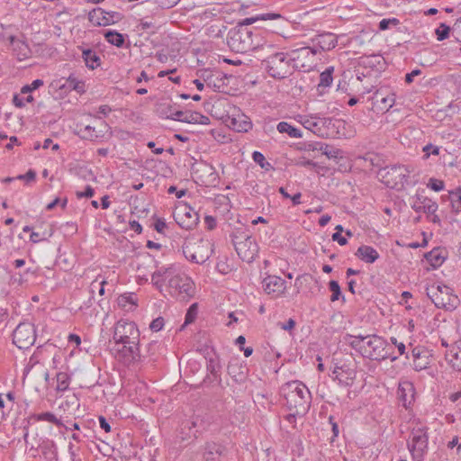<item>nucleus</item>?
<instances>
[{
  "instance_id": "1",
  "label": "nucleus",
  "mask_w": 461,
  "mask_h": 461,
  "mask_svg": "<svg viewBox=\"0 0 461 461\" xmlns=\"http://www.w3.org/2000/svg\"><path fill=\"white\" fill-rule=\"evenodd\" d=\"M168 281V293L178 301H188L194 294L193 280L186 275L178 273L174 267H158L151 276L152 284L162 290L165 281Z\"/></svg>"
},
{
  "instance_id": "2",
  "label": "nucleus",
  "mask_w": 461,
  "mask_h": 461,
  "mask_svg": "<svg viewBox=\"0 0 461 461\" xmlns=\"http://www.w3.org/2000/svg\"><path fill=\"white\" fill-rule=\"evenodd\" d=\"M275 20L278 22L279 26L272 31L278 33L279 29L287 23V20L277 13H265L257 14L255 16L247 17L238 23V24L232 28L227 38L229 47L240 53L250 51L251 41H249V25L258 21Z\"/></svg>"
},
{
  "instance_id": "3",
  "label": "nucleus",
  "mask_w": 461,
  "mask_h": 461,
  "mask_svg": "<svg viewBox=\"0 0 461 461\" xmlns=\"http://www.w3.org/2000/svg\"><path fill=\"white\" fill-rule=\"evenodd\" d=\"M285 405L297 414L305 415L311 406L312 395L307 386L299 381H291L281 387Z\"/></svg>"
},
{
  "instance_id": "4",
  "label": "nucleus",
  "mask_w": 461,
  "mask_h": 461,
  "mask_svg": "<svg viewBox=\"0 0 461 461\" xmlns=\"http://www.w3.org/2000/svg\"><path fill=\"white\" fill-rule=\"evenodd\" d=\"M407 448L411 454V461H424L429 452V428L420 420L413 421L407 440Z\"/></svg>"
},
{
  "instance_id": "5",
  "label": "nucleus",
  "mask_w": 461,
  "mask_h": 461,
  "mask_svg": "<svg viewBox=\"0 0 461 461\" xmlns=\"http://www.w3.org/2000/svg\"><path fill=\"white\" fill-rule=\"evenodd\" d=\"M222 424V419L218 413L208 412L202 417H195L192 420L183 423L182 430L188 429L186 435L191 438H197V433L202 431L217 432Z\"/></svg>"
},
{
  "instance_id": "6",
  "label": "nucleus",
  "mask_w": 461,
  "mask_h": 461,
  "mask_svg": "<svg viewBox=\"0 0 461 461\" xmlns=\"http://www.w3.org/2000/svg\"><path fill=\"white\" fill-rule=\"evenodd\" d=\"M427 296L432 301L437 308L452 311L456 308L459 299L453 294L449 286L438 284L426 288Z\"/></svg>"
},
{
  "instance_id": "7",
  "label": "nucleus",
  "mask_w": 461,
  "mask_h": 461,
  "mask_svg": "<svg viewBox=\"0 0 461 461\" xmlns=\"http://www.w3.org/2000/svg\"><path fill=\"white\" fill-rule=\"evenodd\" d=\"M411 171L412 169L409 166L391 165L380 168L377 175L386 186L401 189L407 184L409 174Z\"/></svg>"
},
{
  "instance_id": "8",
  "label": "nucleus",
  "mask_w": 461,
  "mask_h": 461,
  "mask_svg": "<svg viewBox=\"0 0 461 461\" xmlns=\"http://www.w3.org/2000/svg\"><path fill=\"white\" fill-rule=\"evenodd\" d=\"M318 54H320L319 50L308 46L292 50L288 52L293 67L304 72L311 71L315 68Z\"/></svg>"
},
{
  "instance_id": "9",
  "label": "nucleus",
  "mask_w": 461,
  "mask_h": 461,
  "mask_svg": "<svg viewBox=\"0 0 461 461\" xmlns=\"http://www.w3.org/2000/svg\"><path fill=\"white\" fill-rule=\"evenodd\" d=\"M113 340L115 345L140 343V330L135 322L121 319L114 327Z\"/></svg>"
},
{
  "instance_id": "10",
  "label": "nucleus",
  "mask_w": 461,
  "mask_h": 461,
  "mask_svg": "<svg viewBox=\"0 0 461 461\" xmlns=\"http://www.w3.org/2000/svg\"><path fill=\"white\" fill-rule=\"evenodd\" d=\"M366 347L364 346V351L362 356L368 357L369 359L381 362L387 358H391L392 361L397 359V357H391L387 350V341L380 336L372 334L367 335V341L366 342Z\"/></svg>"
},
{
  "instance_id": "11",
  "label": "nucleus",
  "mask_w": 461,
  "mask_h": 461,
  "mask_svg": "<svg viewBox=\"0 0 461 461\" xmlns=\"http://www.w3.org/2000/svg\"><path fill=\"white\" fill-rule=\"evenodd\" d=\"M264 62L266 69L274 78H285L291 74V57L288 53L275 52L268 56Z\"/></svg>"
},
{
  "instance_id": "12",
  "label": "nucleus",
  "mask_w": 461,
  "mask_h": 461,
  "mask_svg": "<svg viewBox=\"0 0 461 461\" xmlns=\"http://www.w3.org/2000/svg\"><path fill=\"white\" fill-rule=\"evenodd\" d=\"M36 340V330L30 322H21L13 332V343L20 349L30 348Z\"/></svg>"
},
{
  "instance_id": "13",
  "label": "nucleus",
  "mask_w": 461,
  "mask_h": 461,
  "mask_svg": "<svg viewBox=\"0 0 461 461\" xmlns=\"http://www.w3.org/2000/svg\"><path fill=\"white\" fill-rule=\"evenodd\" d=\"M174 219L185 230H192L199 222L198 212L186 203L180 204L176 208Z\"/></svg>"
},
{
  "instance_id": "14",
  "label": "nucleus",
  "mask_w": 461,
  "mask_h": 461,
  "mask_svg": "<svg viewBox=\"0 0 461 461\" xmlns=\"http://www.w3.org/2000/svg\"><path fill=\"white\" fill-rule=\"evenodd\" d=\"M232 243L240 258L248 263L254 260L258 253V245L251 236L246 235L243 240H239V237L234 235Z\"/></svg>"
},
{
  "instance_id": "15",
  "label": "nucleus",
  "mask_w": 461,
  "mask_h": 461,
  "mask_svg": "<svg viewBox=\"0 0 461 461\" xmlns=\"http://www.w3.org/2000/svg\"><path fill=\"white\" fill-rule=\"evenodd\" d=\"M122 14L114 11H105L103 8H94L88 13V20L95 26H107L122 20Z\"/></svg>"
},
{
  "instance_id": "16",
  "label": "nucleus",
  "mask_w": 461,
  "mask_h": 461,
  "mask_svg": "<svg viewBox=\"0 0 461 461\" xmlns=\"http://www.w3.org/2000/svg\"><path fill=\"white\" fill-rule=\"evenodd\" d=\"M115 357L125 365L140 360V343L115 345L113 348Z\"/></svg>"
},
{
  "instance_id": "17",
  "label": "nucleus",
  "mask_w": 461,
  "mask_h": 461,
  "mask_svg": "<svg viewBox=\"0 0 461 461\" xmlns=\"http://www.w3.org/2000/svg\"><path fill=\"white\" fill-rule=\"evenodd\" d=\"M55 86L62 93H69L73 90L78 94L86 92L85 82L79 80L74 74H70L67 78H60L55 81Z\"/></svg>"
},
{
  "instance_id": "18",
  "label": "nucleus",
  "mask_w": 461,
  "mask_h": 461,
  "mask_svg": "<svg viewBox=\"0 0 461 461\" xmlns=\"http://www.w3.org/2000/svg\"><path fill=\"white\" fill-rule=\"evenodd\" d=\"M397 397L402 405L410 409L415 400V387L411 382L404 381L399 384Z\"/></svg>"
},
{
  "instance_id": "19",
  "label": "nucleus",
  "mask_w": 461,
  "mask_h": 461,
  "mask_svg": "<svg viewBox=\"0 0 461 461\" xmlns=\"http://www.w3.org/2000/svg\"><path fill=\"white\" fill-rule=\"evenodd\" d=\"M286 282L277 276H268L263 280V286L267 294L278 297L286 289Z\"/></svg>"
},
{
  "instance_id": "20",
  "label": "nucleus",
  "mask_w": 461,
  "mask_h": 461,
  "mask_svg": "<svg viewBox=\"0 0 461 461\" xmlns=\"http://www.w3.org/2000/svg\"><path fill=\"white\" fill-rule=\"evenodd\" d=\"M226 447L215 441H207L203 447V461H221L225 456Z\"/></svg>"
},
{
  "instance_id": "21",
  "label": "nucleus",
  "mask_w": 461,
  "mask_h": 461,
  "mask_svg": "<svg viewBox=\"0 0 461 461\" xmlns=\"http://www.w3.org/2000/svg\"><path fill=\"white\" fill-rule=\"evenodd\" d=\"M374 100L381 111L387 112L395 103V94L387 87H381L375 93Z\"/></svg>"
},
{
  "instance_id": "22",
  "label": "nucleus",
  "mask_w": 461,
  "mask_h": 461,
  "mask_svg": "<svg viewBox=\"0 0 461 461\" xmlns=\"http://www.w3.org/2000/svg\"><path fill=\"white\" fill-rule=\"evenodd\" d=\"M412 200L413 201L411 206L416 212L434 214L438 208V205L436 202L418 194L412 197Z\"/></svg>"
},
{
  "instance_id": "23",
  "label": "nucleus",
  "mask_w": 461,
  "mask_h": 461,
  "mask_svg": "<svg viewBox=\"0 0 461 461\" xmlns=\"http://www.w3.org/2000/svg\"><path fill=\"white\" fill-rule=\"evenodd\" d=\"M313 48L321 51H328L334 49L338 44V37L332 32H322L312 39Z\"/></svg>"
},
{
  "instance_id": "24",
  "label": "nucleus",
  "mask_w": 461,
  "mask_h": 461,
  "mask_svg": "<svg viewBox=\"0 0 461 461\" xmlns=\"http://www.w3.org/2000/svg\"><path fill=\"white\" fill-rule=\"evenodd\" d=\"M227 373L236 383L242 384L247 379L248 368L240 359L233 358L228 364Z\"/></svg>"
},
{
  "instance_id": "25",
  "label": "nucleus",
  "mask_w": 461,
  "mask_h": 461,
  "mask_svg": "<svg viewBox=\"0 0 461 461\" xmlns=\"http://www.w3.org/2000/svg\"><path fill=\"white\" fill-rule=\"evenodd\" d=\"M8 41L12 46L13 54L18 60H24L31 56V49L24 41L19 40L14 35L9 36Z\"/></svg>"
},
{
  "instance_id": "26",
  "label": "nucleus",
  "mask_w": 461,
  "mask_h": 461,
  "mask_svg": "<svg viewBox=\"0 0 461 461\" xmlns=\"http://www.w3.org/2000/svg\"><path fill=\"white\" fill-rule=\"evenodd\" d=\"M251 32L249 41H251L250 50H255L259 48H272L271 44L267 43L266 32L258 27H249Z\"/></svg>"
},
{
  "instance_id": "27",
  "label": "nucleus",
  "mask_w": 461,
  "mask_h": 461,
  "mask_svg": "<svg viewBox=\"0 0 461 461\" xmlns=\"http://www.w3.org/2000/svg\"><path fill=\"white\" fill-rule=\"evenodd\" d=\"M413 368L416 371H421L428 368L430 365L429 354L422 348L416 347L412 349Z\"/></svg>"
},
{
  "instance_id": "28",
  "label": "nucleus",
  "mask_w": 461,
  "mask_h": 461,
  "mask_svg": "<svg viewBox=\"0 0 461 461\" xmlns=\"http://www.w3.org/2000/svg\"><path fill=\"white\" fill-rule=\"evenodd\" d=\"M300 122L305 129L320 136L323 131L325 119L318 116H305L302 118Z\"/></svg>"
},
{
  "instance_id": "29",
  "label": "nucleus",
  "mask_w": 461,
  "mask_h": 461,
  "mask_svg": "<svg viewBox=\"0 0 461 461\" xmlns=\"http://www.w3.org/2000/svg\"><path fill=\"white\" fill-rule=\"evenodd\" d=\"M355 256L366 264L375 263L380 257L378 251L368 245H361L358 247Z\"/></svg>"
},
{
  "instance_id": "30",
  "label": "nucleus",
  "mask_w": 461,
  "mask_h": 461,
  "mask_svg": "<svg viewBox=\"0 0 461 461\" xmlns=\"http://www.w3.org/2000/svg\"><path fill=\"white\" fill-rule=\"evenodd\" d=\"M82 59L86 66L90 69H95L101 65L100 57L96 51L92 49H82Z\"/></svg>"
},
{
  "instance_id": "31",
  "label": "nucleus",
  "mask_w": 461,
  "mask_h": 461,
  "mask_svg": "<svg viewBox=\"0 0 461 461\" xmlns=\"http://www.w3.org/2000/svg\"><path fill=\"white\" fill-rule=\"evenodd\" d=\"M446 360L451 365V366L456 370L461 371V348L452 347L445 354Z\"/></svg>"
},
{
  "instance_id": "32",
  "label": "nucleus",
  "mask_w": 461,
  "mask_h": 461,
  "mask_svg": "<svg viewBox=\"0 0 461 461\" xmlns=\"http://www.w3.org/2000/svg\"><path fill=\"white\" fill-rule=\"evenodd\" d=\"M230 124L233 130L238 132H247L252 128V122L244 114L233 117Z\"/></svg>"
},
{
  "instance_id": "33",
  "label": "nucleus",
  "mask_w": 461,
  "mask_h": 461,
  "mask_svg": "<svg viewBox=\"0 0 461 461\" xmlns=\"http://www.w3.org/2000/svg\"><path fill=\"white\" fill-rule=\"evenodd\" d=\"M107 42L118 48H122L125 43V35L114 30H107L104 33Z\"/></svg>"
},
{
  "instance_id": "34",
  "label": "nucleus",
  "mask_w": 461,
  "mask_h": 461,
  "mask_svg": "<svg viewBox=\"0 0 461 461\" xmlns=\"http://www.w3.org/2000/svg\"><path fill=\"white\" fill-rule=\"evenodd\" d=\"M425 258L433 268L439 267L445 261V257L439 249H434L425 254Z\"/></svg>"
},
{
  "instance_id": "35",
  "label": "nucleus",
  "mask_w": 461,
  "mask_h": 461,
  "mask_svg": "<svg viewBox=\"0 0 461 461\" xmlns=\"http://www.w3.org/2000/svg\"><path fill=\"white\" fill-rule=\"evenodd\" d=\"M276 130L280 133H286L291 138H302L303 136L300 129L291 125L287 122H280L276 126Z\"/></svg>"
},
{
  "instance_id": "36",
  "label": "nucleus",
  "mask_w": 461,
  "mask_h": 461,
  "mask_svg": "<svg viewBox=\"0 0 461 461\" xmlns=\"http://www.w3.org/2000/svg\"><path fill=\"white\" fill-rule=\"evenodd\" d=\"M36 421H48L55 424L57 427L64 426L63 422L58 419L52 412L46 411L38 414H33L31 417Z\"/></svg>"
},
{
  "instance_id": "37",
  "label": "nucleus",
  "mask_w": 461,
  "mask_h": 461,
  "mask_svg": "<svg viewBox=\"0 0 461 461\" xmlns=\"http://www.w3.org/2000/svg\"><path fill=\"white\" fill-rule=\"evenodd\" d=\"M334 68L329 67L320 75V82L318 84V89L330 86L333 81Z\"/></svg>"
},
{
  "instance_id": "38",
  "label": "nucleus",
  "mask_w": 461,
  "mask_h": 461,
  "mask_svg": "<svg viewBox=\"0 0 461 461\" xmlns=\"http://www.w3.org/2000/svg\"><path fill=\"white\" fill-rule=\"evenodd\" d=\"M57 378V387L56 390L58 392H65L68 389L70 384V376L66 372H59L56 375Z\"/></svg>"
},
{
  "instance_id": "39",
  "label": "nucleus",
  "mask_w": 461,
  "mask_h": 461,
  "mask_svg": "<svg viewBox=\"0 0 461 461\" xmlns=\"http://www.w3.org/2000/svg\"><path fill=\"white\" fill-rule=\"evenodd\" d=\"M206 368L210 372V374L214 376L215 379L220 378V372L221 366L220 365L219 357L217 356H215L214 357H210L207 360Z\"/></svg>"
},
{
  "instance_id": "40",
  "label": "nucleus",
  "mask_w": 461,
  "mask_h": 461,
  "mask_svg": "<svg viewBox=\"0 0 461 461\" xmlns=\"http://www.w3.org/2000/svg\"><path fill=\"white\" fill-rule=\"evenodd\" d=\"M118 305L121 308L126 309L128 306V310L132 309V307L137 306L136 298L134 294H122L118 297Z\"/></svg>"
},
{
  "instance_id": "41",
  "label": "nucleus",
  "mask_w": 461,
  "mask_h": 461,
  "mask_svg": "<svg viewBox=\"0 0 461 461\" xmlns=\"http://www.w3.org/2000/svg\"><path fill=\"white\" fill-rule=\"evenodd\" d=\"M203 78V81L206 83V85L210 87H214V88H218L220 89L221 87V84H217L214 80V77L219 80V81H221V78H219L220 77V73L219 72H216V74H213L212 72L211 71H204L202 75Z\"/></svg>"
},
{
  "instance_id": "42",
  "label": "nucleus",
  "mask_w": 461,
  "mask_h": 461,
  "mask_svg": "<svg viewBox=\"0 0 461 461\" xmlns=\"http://www.w3.org/2000/svg\"><path fill=\"white\" fill-rule=\"evenodd\" d=\"M329 289L331 292V302L338 301L339 298H342L343 301L345 300L344 296L342 295L341 289L338 281L330 280L329 282Z\"/></svg>"
},
{
  "instance_id": "43",
  "label": "nucleus",
  "mask_w": 461,
  "mask_h": 461,
  "mask_svg": "<svg viewBox=\"0 0 461 461\" xmlns=\"http://www.w3.org/2000/svg\"><path fill=\"white\" fill-rule=\"evenodd\" d=\"M203 247V246H198L197 250L191 253L190 255H185L186 258L196 264L204 263L209 258L210 256L208 254L203 255L201 253Z\"/></svg>"
},
{
  "instance_id": "44",
  "label": "nucleus",
  "mask_w": 461,
  "mask_h": 461,
  "mask_svg": "<svg viewBox=\"0 0 461 461\" xmlns=\"http://www.w3.org/2000/svg\"><path fill=\"white\" fill-rule=\"evenodd\" d=\"M80 131L83 139L91 141H96L102 137V135L98 134L95 129L90 125H86L84 129H81Z\"/></svg>"
},
{
  "instance_id": "45",
  "label": "nucleus",
  "mask_w": 461,
  "mask_h": 461,
  "mask_svg": "<svg viewBox=\"0 0 461 461\" xmlns=\"http://www.w3.org/2000/svg\"><path fill=\"white\" fill-rule=\"evenodd\" d=\"M322 154L325 155L328 158L338 159L343 158V151L341 149L328 144H325L323 147Z\"/></svg>"
},
{
  "instance_id": "46",
  "label": "nucleus",
  "mask_w": 461,
  "mask_h": 461,
  "mask_svg": "<svg viewBox=\"0 0 461 461\" xmlns=\"http://www.w3.org/2000/svg\"><path fill=\"white\" fill-rule=\"evenodd\" d=\"M452 196L451 205L456 212H461V185L450 193Z\"/></svg>"
},
{
  "instance_id": "47",
  "label": "nucleus",
  "mask_w": 461,
  "mask_h": 461,
  "mask_svg": "<svg viewBox=\"0 0 461 461\" xmlns=\"http://www.w3.org/2000/svg\"><path fill=\"white\" fill-rule=\"evenodd\" d=\"M197 315V303H193L187 310L185 316V322L182 325V329L188 324L194 321Z\"/></svg>"
},
{
  "instance_id": "48",
  "label": "nucleus",
  "mask_w": 461,
  "mask_h": 461,
  "mask_svg": "<svg viewBox=\"0 0 461 461\" xmlns=\"http://www.w3.org/2000/svg\"><path fill=\"white\" fill-rule=\"evenodd\" d=\"M252 158L263 169L268 170L271 167V164L266 160L265 156L259 151H254L252 153Z\"/></svg>"
},
{
  "instance_id": "49",
  "label": "nucleus",
  "mask_w": 461,
  "mask_h": 461,
  "mask_svg": "<svg viewBox=\"0 0 461 461\" xmlns=\"http://www.w3.org/2000/svg\"><path fill=\"white\" fill-rule=\"evenodd\" d=\"M450 32V27L446 23H440V25L436 29L435 33L437 35V40L442 41L448 38Z\"/></svg>"
},
{
  "instance_id": "50",
  "label": "nucleus",
  "mask_w": 461,
  "mask_h": 461,
  "mask_svg": "<svg viewBox=\"0 0 461 461\" xmlns=\"http://www.w3.org/2000/svg\"><path fill=\"white\" fill-rule=\"evenodd\" d=\"M346 341L352 348L359 351L361 354L364 351V345L355 336L347 335Z\"/></svg>"
},
{
  "instance_id": "51",
  "label": "nucleus",
  "mask_w": 461,
  "mask_h": 461,
  "mask_svg": "<svg viewBox=\"0 0 461 461\" xmlns=\"http://www.w3.org/2000/svg\"><path fill=\"white\" fill-rule=\"evenodd\" d=\"M174 111V107L173 105L167 104H160L159 107L158 108V112L159 113V115L161 117H164V118H167V119H171L172 117V113Z\"/></svg>"
},
{
  "instance_id": "52",
  "label": "nucleus",
  "mask_w": 461,
  "mask_h": 461,
  "mask_svg": "<svg viewBox=\"0 0 461 461\" xmlns=\"http://www.w3.org/2000/svg\"><path fill=\"white\" fill-rule=\"evenodd\" d=\"M32 101L33 97L32 95H28L25 98L21 97L19 95H14L13 98L14 104L18 108H22L25 106L26 103H32Z\"/></svg>"
},
{
  "instance_id": "53",
  "label": "nucleus",
  "mask_w": 461,
  "mask_h": 461,
  "mask_svg": "<svg viewBox=\"0 0 461 461\" xmlns=\"http://www.w3.org/2000/svg\"><path fill=\"white\" fill-rule=\"evenodd\" d=\"M400 23L397 18L383 19L379 22L378 28L381 31H385L390 28L391 25L396 26Z\"/></svg>"
},
{
  "instance_id": "54",
  "label": "nucleus",
  "mask_w": 461,
  "mask_h": 461,
  "mask_svg": "<svg viewBox=\"0 0 461 461\" xmlns=\"http://www.w3.org/2000/svg\"><path fill=\"white\" fill-rule=\"evenodd\" d=\"M427 186L435 192H439L444 189L445 183L439 179L430 178L427 184Z\"/></svg>"
},
{
  "instance_id": "55",
  "label": "nucleus",
  "mask_w": 461,
  "mask_h": 461,
  "mask_svg": "<svg viewBox=\"0 0 461 461\" xmlns=\"http://www.w3.org/2000/svg\"><path fill=\"white\" fill-rule=\"evenodd\" d=\"M341 371H343V366H335V368L332 372L333 375H335L334 380H338L339 383L341 384L350 385L349 382L344 380V375H342Z\"/></svg>"
},
{
  "instance_id": "56",
  "label": "nucleus",
  "mask_w": 461,
  "mask_h": 461,
  "mask_svg": "<svg viewBox=\"0 0 461 461\" xmlns=\"http://www.w3.org/2000/svg\"><path fill=\"white\" fill-rule=\"evenodd\" d=\"M164 319L162 317H158L156 319H154L150 324H149V329L152 330V331H159L163 329L164 327Z\"/></svg>"
},
{
  "instance_id": "57",
  "label": "nucleus",
  "mask_w": 461,
  "mask_h": 461,
  "mask_svg": "<svg viewBox=\"0 0 461 461\" xmlns=\"http://www.w3.org/2000/svg\"><path fill=\"white\" fill-rule=\"evenodd\" d=\"M329 422L331 425V431H332V437L330 438V442H333L335 440V438L339 434V429L338 423L335 421V418L332 415H330L329 417Z\"/></svg>"
},
{
  "instance_id": "58",
  "label": "nucleus",
  "mask_w": 461,
  "mask_h": 461,
  "mask_svg": "<svg viewBox=\"0 0 461 461\" xmlns=\"http://www.w3.org/2000/svg\"><path fill=\"white\" fill-rule=\"evenodd\" d=\"M424 151V158H428L431 154L432 155H438L439 154V148L438 146H434L432 144H428L425 147H423Z\"/></svg>"
},
{
  "instance_id": "59",
  "label": "nucleus",
  "mask_w": 461,
  "mask_h": 461,
  "mask_svg": "<svg viewBox=\"0 0 461 461\" xmlns=\"http://www.w3.org/2000/svg\"><path fill=\"white\" fill-rule=\"evenodd\" d=\"M95 194V189L91 185H86L84 192L77 191L76 195L77 198H91Z\"/></svg>"
},
{
  "instance_id": "60",
  "label": "nucleus",
  "mask_w": 461,
  "mask_h": 461,
  "mask_svg": "<svg viewBox=\"0 0 461 461\" xmlns=\"http://www.w3.org/2000/svg\"><path fill=\"white\" fill-rule=\"evenodd\" d=\"M342 375H344V380L350 383V384L353 383V380L355 379V371L350 368H345L343 366V371H341Z\"/></svg>"
},
{
  "instance_id": "61",
  "label": "nucleus",
  "mask_w": 461,
  "mask_h": 461,
  "mask_svg": "<svg viewBox=\"0 0 461 461\" xmlns=\"http://www.w3.org/2000/svg\"><path fill=\"white\" fill-rule=\"evenodd\" d=\"M180 0H158V4L159 6L165 9H169L174 7L179 3Z\"/></svg>"
},
{
  "instance_id": "62",
  "label": "nucleus",
  "mask_w": 461,
  "mask_h": 461,
  "mask_svg": "<svg viewBox=\"0 0 461 461\" xmlns=\"http://www.w3.org/2000/svg\"><path fill=\"white\" fill-rule=\"evenodd\" d=\"M199 112H186V114L185 115V122L186 123H193L196 124L197 118L195 115H198Z\"/></svg>"
},
{
  "instance_id": "63",
  "label": "nucleus",
  "mask_w": 461,
  "mask_h": 461,
  "mask_svg": "<svg viewBox=\"0 0 461 461\" xmlns=\"http://www.w3.org/2000/svg\"><path fill=\"white\" fill-rule=\"evenodd\" d=\"M172 117H171V120H175V121H178V122H185V115L186 114V112H183V111H177V110H175L173 111L172 113Z\"/></svg>"
},
{
  "instance_id": "64",
  "label": "nucleus",
  "mask_w": 461,
  "mask_h": 461,
  "mask_svg": "<svg viewBox=\"0 0 461 461\" xmlns=\"http://www.w3.org/2000/svg\"><path fill=\"white\" fill-rule=\"evenodd\" d=\"M166 227H167V223L164 219H160V218L157 219V221L154 224V228L158 233H163L164 229Z\"/></svg>"
}]
</instances>
